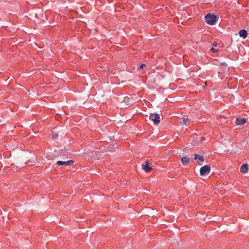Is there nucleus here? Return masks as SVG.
Returning <instances> with one entry per match:
<instances>
[{
    "instance_id": "1",
    "label": "nucleus",
    "mask_w": 249,
    "mask_h": 249,
    "mask_svg": "<svg viewBox=\"0 0 249 249\" xmlns=\"http://www.w3.org/2000/svg\"><path fill=\"white\" fill-rule=\"evenodd\" d=\"M216 17L215 15H211L209 14L205 16V21L209 25H213L216 21Z\"/></svg>"
},
{
    "instance_id": "2",
    "label": "nucleus",
    "mask_w": 249,
    "mask_h": 249,
    "mask_svg": "<svg viewBox=\"0 0 249 249\" xmlns=\"http://www.w3.org/2000/svg\"><path fill=\"white\" fill-rule=\"evenodd\" d=\"M211 172V167L210 164L205 165L201 167L200 169V175L201 176H204Z\"/></svg>"
},
{
    "instance_id": "3",
    "label": "nucleus",
    "mask_w": 249,
    "mask_h": 249,
    "mask_svg": "<svg viewBox=\"0 0 249 249\" xmlns=\"http://www.w3.org/2000/svg\"><path fill=\"white\" fill-rule=\"evenodd\" d=\"M149 118L153 121L155 124L157 125L160 123V117L157 113H151L149 115Z\"/></svg>"
},
{
    "instance_id": "4",
    "label": "nucleus",
    "mask_w": 249,
    "mask_h": 249,
    "mask_svg": "<svg viewBox=\"0 0 249 249\" xmlns=\"http://www.w3.org/2000/svg\"><path fill=\"white\" fill-rule=\"evenodd\" d=\"M142 167L146 173H149L152 170V167L148 160H146L142 164Z\"/></svg>"
},
{
    "instance_id": "5",
    "label": "nucleus",
    "mask_w": 249,
    "mask_h": 249,
    "mask_svg": "<svg viewBox=\"0 0 249 249\" xmlns=\"http://www.w3.org/2000/svg\"><path fill=\"white\" fill-rule=\"evenodd\" d=\"M74 162V161L73 160H69L66 161L59 160L57 162V164L59 165H70Z\"/></svg>"
},
{
    "instance_id": "6",
    "label": "nucleus",
    "mask_w": 249,
    "mask_h": 249,
    "mask_svg": "<svg viewBox=\"0 0 249 249\" xmlns=\"http://www.w3.org/2000/svg\"><path fill=\"white\" fill-rule=\"evenodd\" d=\"M247 123V119L237 118L236 119V124L237 125H241Z\"/></svg>"
},
{
    "instance_id": "7",
    "label": "nucleus",
    "mask_w": 249,
    "mask_h": 249,
    "mask_svg": "<svg viewBox=\"0 0 249 249\" xmlns=\"http://www.w3.org/2000/svg\"><path fill=\"white\" fill-rule=\"evenodd\" d=\"M249 170V165L248 163H244L240 167V172L242 173H246Z\"/></svg>"
},
{
    "instance_id": "8",
    "label": "nucleus",
    "mask_w": 249,
    "mask_h": 249,
    "mask_svg": "<svg viewBox=\"0 0 249 249\" xmlns=\"http://www.w3.org/2000/svg\"><path fill=\"white\" fill-rule=\"evenodd\" d=\"M124 103V105H122V107H125L126 106L129 105L131 103L129 101V98L128 97L126 96L124 98L123 101L122 102V104Z\"/></svg>"
},
{
    "instance_id": "9",
    "label": "nucleus",
    "mask_w": 249,
    "mask_h": 249,
    "mask_svg": "<svg viewBox=\"0 0 249 249\" xmlns=\"http://www.w3.org/2000/svg\"><path fill=\"white\" fill-rule=\"evenodd\" d=\"M190 158L188 157H182L181 161L184 165H187L190 162Z\"/></svg>"
},
{
    "instance_id": "10",
    "label": "nucleus",
    "mask_w": 249,
    "mask_h": 249,
    "mask_svg": "<svg viewBox=\"0 0 249 249\" xmlns=\"http://www.w3.org/2000/svg\"><path fill=\"white\" fill-rule=\"evenodd\" d=\"M239 36L240 37H243V38H246L247 36V31L245 29L241 30L239 31Z\"/></svg>"
},
{
    "instance_id": "11",
    "label": "nucleus",
    "mask_w": 249,
    "mask_h": 249,
    "mask_svg": "<svg viewBox=\"0 0 249 249\" xmlns=\"http://www.w3.org/2000/svg\"><path fill=\"white\" fill-rule=\"evenodd\" d=\"M182 120V122L180 123L182 125H185L186 124V122L188 121V118L187 117H183L181 118Z\"/></svg>"
},
{
    "instance_id": "12",
    "label": "nucleus",
    "mask_w": 249,
    "mask_h": 249,
    "mask_svg": "<svg viewBox=\"0 0 249 249\" xmlns=\"http://www.w3.org/2000/svg\"><path fill=\"white\" fill-rule=\"evenodd\" d=\"M36 160H33L32 161L28 160V161L27 162H25V164H28L29 165H30V166L35 164L36 163Z\"/></svg>"
},
{
    "instance_id": "13",
    "label": "nucleus",
    "mask_w": 249,
    "mask_h": 249,
    "mask_svg": "<svg viewBox=\"0 0 249 249\" xmlns=\"http://www.w3.org/2000/svg\"><path fill=\"white\" fill-rule=\"evenodd\" d=\"M181 153L178 152V150H172L168 153L169 155H175V154H181Z\"/></svg>"
},
{
    "instance_id": "14",
    "label": "nucleus",
    "mask_w": 249,
    "mask_h": 249,
    "mask_svg": "<svg viewBox=\"0 0 249 249\" xmlns=\"http://www.w3.org/2000/svg\"><path fill=\"white\" fill-rule=\"evenodd\" d=\"M194 159L195 160L198 159V160L201 162H203L204 160V157H194Z\"/></svg>"
},
{
    "instance_id": "15",
    "label": "nucleus",
    "mask_w": 249,
    "mask_h": 249,
    "mask_svg": "<svg viewBox=\"0 0 249 249\" xmlns=\"http://www.w3.org/2000/svg\"><path fill=\"white\" fill-rule=\"evenodd\" d=\"M50 153L51 154H61V155H66L67 154H68L67 153H66V151H63V150L61 152H57V153H53V152H50Z\"/></svg>"
},
{
    "instance_id": "16",
    "label": "nucleus",
    "mask_w": 249,
    "mask_h": 249,
    "mask_svg": "<svg viewBox=\"0 0 249 249\" xmlns=\"http://www.w3.org/2000/svg\"><path fill=\"white\" fill-rule=\"evenodd\" d=\"M58 136V134L57 133H53L52 135V137L53 139H56Z\"/></svg>"
},
{
    "instance_id": "17",
    "label": "nucleus",
    "mask_w": 249,
    "mask_h": 249,
    "mask_svg": "<svg viewBox=\"0 0 249 249\" xmlns=\"http://www.w3.org/2000/svg\"><path fill=\"white\" fill-rule=\"evenodd\" d=\"M145 66H146V65H145V64H142L140 65V68L141 69H143V68L144 67H145Z\"/></svg>"
},
{
    "instance_id": "18",
    "label": "nucleus",
    "mask_w": 249,
    "mask_h": 249,
    "mask_svg": "<svg viewBox=\"0 0 249 249\" xmlns=\"http://www.w3.org/2000/svg\"><path fill=\"white\" fill-rule=\"evenodd\" d=\"M211 50H212L213 53H216V52H217V50L214 49V48H213H213H212Z\"/></svg>"
},
{
    "instance_id": "19",
    "label": "nucleus",
    "mask_w": 249,
    "mask_h": 249,
    "mask_svg": "<svg viewBox=\"0 0 249 249\" xmlns=\"http://www.w3.org/2000/svg\"><path fill=\"white\" fill-rule=\"evenodd\" d=\"M221 65H222V66H227V64H226V62H222L221 63Z\"/></svg>"
},
{
    "instance_id": "20",
    "label": "nucleus",
    "mask_w": 249,
    "mask_h": 249,
    "mask_svg": "<svg viewBox=\"0 0 249 249\" xmlns=\"http://www.w3.org/2000/svg\"><path fill=\"white\" fill-rule=\"evenodd\" d=\"M200 140H201V141H204V140H205V138L204 137H201V138H200Z\"/></svg>"
},
{
    "instance_id": "21",
    "label": "nucleus",
    "mask_w": 249,
    "mask_h": 249,
    "mask_svg": "<svg viewBox=\"0 0 249 249\" xmlns=\"http://www.w3.org/2000/svg\"><path fill=\"white\" fill-rule=\"evenodd\" d=\"M213 46H214V47H216L217 46V43H214L213 44Z\"/></svg>"
},
{
    "instance_id": "22",
    "label": "nucleus",
    "mask_w": 249,
    "mask_h": 249,
    "mask_svg": "<svg viewBox=\"0 0 249 249\" xmlns=\"http://www.w3.org/2000/svg\"><path fill=\"white\" fill-rule=\"evenodd\" d=\"M187 147L186 146H184L183 148V150H185Z\"/></svg>"
},
{
    "instance_id": "23",
    "label": "nucleus",
    "mask_w": 249,
    "mask_h": 249,
    "mask_svg": "<svg viewBox=\"0 0 249 249\" xmlns=\"http://www.w3.org/2000/svg\"><path fill=\"white\" fill-rule=\"evenodd\" d=\"M194 156H200V155L197 153H195V154H194Z\"/></svg>"
},
{
    "instance_id": "24",
    "label": "nucleus",
    "mask_w": 249,
    "mask_h": 249,
    "mask_svg": "<svg viewBox=\"0 0 249 249\" xmlns=\"http://www.w3.org/2000/svg\"><path fill=\"white\" fill-rule=\"evenodd\" d=\"M86 154H90V153H89V152H88H88H87V153H86Z\"/></svg>"
},
{
    "instance_id": "25",
    "label": "nucleus",
    "mask_w": 249,
    "mask_h": 249,
    "mask_svg": "<svg viewBox=\"0 0 249 249\" xmlns=\"http://www.w3.org/2000/svg\"><path fill=\"white\" fill-rule=\"evenodd\" d=\"M207 154H209V156H210L211 155H212V154L211 153H209H209H207Z\"/></svg>"
}]
</instances>
